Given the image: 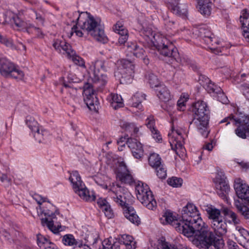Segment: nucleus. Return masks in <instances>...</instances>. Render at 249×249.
<instances>
[{
	"mask_svg": "<svg viewBox=\"0 0 249 249\" xmlns=\"http://www.w3.org/2000/svg\"><path fill=\"white\" fill-rule=\"evenodd\" d=\"M205 41L206 42L207 44H211L212 46L213 45V43H216V42L214 41L213 42V37L211 36H205Z\"/></svg>",
	"mask_w": 249,
	"mask_h": 249,
	"instance_id": "64",
	"label": "nucleus"
},
{
	"mask_svg": "<svg viewBox=\"0 0 249 249\" xmlns=\"http://www.w3.org/2000/svg\"><path fill=\"white\" fill-rule=\"evenodd\" d=\"M26 124L33 133H34L36 130H38L39 127L38 123L34 118L30 117L28 119H27Z\"/></svg>",
	"mask_w": 249,
	"mask_h": 249,
	"instance_id": "45",
	"label": "nucleus"
},
{
	"mask_svg": "<svg viewBox=\"0 0 249 249\" xmlns=\"http://www.w3.org/2000/svg\"><path fill=\"white\" fill-rule=\"evenodd\" d=\"M84 101L90 110L97 111L99 107V101L96 97L95 90L90 88L89 83L83 86Z\"/></svg>",
	"mask_w": 249,
	"mask_h": 249,
	"instance_id": "14",
	"label": "nucleus"
},
{
	"mask_svg": "<svg viewBox=\"0 0 249 249\" xmlns=\"http://www.w3.org/2000/svg\"><path fill=\"white\" fill-rule=\"evenodd\" d=\"M140 35L151 47L156 49L162 55H170V52L166 50H173L174 45L166 37L158 33H153L150 28H143L140 31Z\"/></svg>",
	"mask_w": 249,
	"mask_h": 249,
	"instance_id": "4",
	"label": "nucleus"
},
{
	"mask_svg": "<svg viewBox=\"0 0 249 249\" xmlns=\"http://www.w3.org/2000/svg\"><path fill=\"white\" fill-rule=\"evenodd\" d=\"M86 14L88 15V18L85 21L80 19L81 16L79 15L77 19V23L71 28L69 37H71L74 33L78 36L82 37L84 35V32H86L87 34L92 36L97 41L103 43H106L107 38L106 36L103 27L101 24V19L99 18H94L87 12Z\"/></svg>",
	"mask_w": 249,
	"mask_h": 249,
	"instance_id": "1",
	"label": "nucleus"
},
{
	"mask_svg": "<svg viewBox=\"0 0 249 249\" xmlns=\"http://www.w3.org/2000/svg\"><path fill=\"white\" fill-rule=\"evenodd\" d=\"M234 188L237 196L247 201L249 205V186L238 179L235 181Z\"/></svg>",
	"mask_w": 249,
	"mask_h": 249,
	"instance_id": "19",
	"label": "nucleus"
},
{
	"mask_svg": "<svg viewBox=\"0 0 249 249\" xmlns=\"http://www.w3.org/2000/svg\"><path fill=\"white\" fill-rule=\"evenodd\" d=\"M216 94H217V98L220 102L225 104L229 103L227 97L225 95L222 90L220 92L216 93Z\"/></svg>",
	"mask_w": 249,
	"mask_h": 249,
	"instance_id": "53",
	"label": "nucleus"
},
{
	"mask_svg": "<svg viewBox=\"0 0 249 249\" xmlns=\"http://www.w3.org/2000/svg\"><path fill=\"white\" fill-rule=\"evenodd\" d=\"M72 249H91L89 246L85 244H83L81 241L77 246L72 248Z\"/></svg>",
	"mask_w": 249,
	"mask_h": 249,
	"instance_id": "58",
	"label": "nucleus"
},
{
	"mask_svg": "<svg viewBox=\"0 0 249 249\" xmlns=\"http://www.w3.org/2000/svg\"><path fill=\"white\" fill-rule=\"evenodd\" d=\"M156 170L157 176L161 179H164L166 177V169L163 164L154 168Z\"/></svg>",
	"mask_w": 249,
	"mask_h": 249,
	"instance_id": "44",
	"label": "nucleus"
},
{
	"mask_svg": "<svg viewBox=\"0 0 249 249\" xmlns=\"http://www.w3.org/2000/svg\"><path fill=\"white\" fill-rule=\"evenodd\" d=\"M110 106L115 109L124 106L123 99L121 95L115 93H111L107 97Z\"/></svg>",
	"mask_w": 249,
	"mask_h": 249,
	"instance_id": "28",
	"label": "nucleus"
},
{
	"mask_svg": "<svg viewBox=\"0 0 249 249\" xmlns=\"http://www.w3.org/2000/svg\"><path fill=\"white\" fill-rule=\"evenodd\" d=\"M12 181V179L10 177H8L6 174L0 172V182L5 186H9Z\"/></svg>",
	"mask_w": 249,
	"mask_h": 249,
	"instance_id": "50",
	"label": "nucleus"
},
{
	"mask_svg": "<svg viewBox=\"0 0 249 249\" xmlns=\"http://www.w3.org/2000/svg\"><path fill=\"white\" fill-rule=\"evenodd\" d=\"M108 64L107 62L100 60L91 63L89 69L93 71L92 75L90 76L92 84H89L91 88L100 90L106 85L107 82V77L103 72L108 70Z\"/></svg>",
	"mask_w": 249,
	"mask_h": 249,
	"instance_id": "6",
	"label": "nucleus"
},
{
	"mask_svg": "<svg viewBox=\"0 0 249 249\" xmlns=\"http://www.w3.org/2000/svg\"><path fill=\"white\" fill-rule=\"evenodd\" d=\"M67 56L71 59L76 65L82 66L84 65V60L79 56L76 54L75 52L71 48L67 52Z\"/></svg>",
	"mask_w": 249,
	"mask_h": 249,
	"instance_id": "39",
	"label": "nucleus"
},
{
	"mask_svg": "<svg viewBox=\"0 0 249 249\" xmlns=\"http://www.w3.org/2000/svg\"><path fill=\"white\" fill-rule=\"evenodd\" d=\"M34 137L36 140L39 142H43L48 136V132L44 130H40L35 131L34 134Z\"/></svg>",
	"mask_w": 249,
	"mask_h": 249,
	"instance_id": "43",
	"label": "nucleus"
},
{
	"mask_svg": "<svg viewBox=\"0 0 249 249\" xmlns=\"http://www.w3.org/2000/svg\"><path fill=\"white\" fill-rule=\"evenodd\" d=\"M120 165L124 169V171L119 172L117 175V177L122 182L131 184L133 181V178L126 169V165L124 162L121 163Z\"/></svg>",
	"mask_w": 249,
	"mask_h": 249,
	"instance_id": "31",
	"label": "nucleus"
},
{
	"mask_svg": "<svg viewBox=\"0 0 249 249\" xmlns=\"http://www.w3.org/2000/svg\"><path fill=\"white\" fill-rule=\"evenodd\" d=\"M132 48L133 50V54L136 57L141 58L143 59V62L147 65L149 63V59L146 58V56L144 55L145 51L143 48L140 47L136 44H133Z\"/></svg>",
	"mask_w": 249,
	"mask_h": 249,
	"instance_id": "36",
	"label": "nucleus"
},
{
	"mask_svg": "<svg viewBox=\"0 0 249 249\" xmlns=\"http://www.w3.org/2000/svg\"><path fill=\"white\" fill-rule=\"evenodd\" d=\"M121 65L122 67V71H121L122 74V78L124 81L126 80V82H130L134 76V65L127 59L122 60Z\"/></svg>",
	"mask_w": 249,
	"mask_h": 249,
	"instance_id": "18",
	"label": "nucleus"
},
{
	"mask_svg": "<svg viewBox=\"0 0 249 249\" xmlns=\"http://www.w3.org/2000/svg\"><path fill=\"white\" fill-rule=\"evenodd\" d=\"M106 159H107V164H110L114 160V155L112 153H108L106 155Z\"/></svg>",
	"mask_w": 249,
	"mask_h": 249,
	"instance_id": "63",
	"label": "nucleus"
},
{
	"mask_svg": "<svg viewBox=\"0 0 249 249\" xmlns=\"http://www.w3.org/2000/svg\"><path fill=\"white\" fill-rule=\"evenodd\" d=\"M212 3L210 0H197V8L201 14L205 16L210 15Z\"/></svg>",
	"mask_w": 249,
	"mask_h": 249,
	"instance_id": "27",
	"label": "nucleus"
},
{
	"mask_svg": "<svg viewBox=\"0 0 249 249\" xmlns=\"http://www.w3.org/2000/svg\"><path fill=\"white\" fill-rule=\"evenodd\" d=\"M171 10L175 14L182 17V18H187L188 14V7L185 3H179V0H174L172 2Z\"/></svg>",
	"mask_w": 249,
	"mask_h": 249,
	"instance_id": "22",
	"label": "nucleus"
},
{
	"mask_svg": "<svg viewBox=\"0 0 249 249\" xmlns=\"http://www.w3.org/2000/svg\"><path fill=\"white\" fill-rule=\"evenodd\" d=\"M169 141L172 150L180 156L185 150L183 145V137L180 130L176 129L172 126L171 131L168 134Z\"/></svg>",
	"mask_w": 249,
	"mask_h": 249,
	"instance_id": "13",
	"label": "nucleus"
},
{
	"mask_svg": "<svg viewBox=\"0 0 249 249\" xmlns=\"http://www.w3.org/2000/svg\"><path fill=\"white\" fill-rule=\"evenodd\" d=\"M114 31L119 35L118 43L124 44L128 39V31L121 22H117L113 28Z\"/></svg>",
	"mask_w": 249,
	"mask_h": 249,
	"instance_id": "25",
	"label": "nucleus"
},
{
	"mask_svg": "<svg viewBox=\"0 0 249 249\" xmlns=\"http://www.w3.org/2000/svg\"><path fill=\"white\" fill-rule=\"evenodd\" d=\"M208 80L209 82L208 83L206 89L209 93H216L221 91V89L220 87L214 85V84L212 83L210 80Z\"/></svg>",
	"mask_w": 249,
	"mask_h": 249,
	"instance_id": "46",
	"label": "nucleus"
},
{
	"mask_svg": "<svg viewBox=\"0 0 249 249\" xmlns=\"http://www.w3.org/2000/svg\"><path fill=\"white\" fill-rule=\"evenodd\" d=\"M249 13L247 9H244L241 11L240 17V22L241 23L243 29V35L245 38L249 41Z\"/></svg>",
	"mask_w": 249,
	"mask_h": 249,
	"instance_id": "23",
	"label": "nucleus"
},
{
	"mask_svg": "<svg viewBox=\"0 0 249 249\" xmlns=\"http://www.w3.org/2000/svg\"><path fill=\"white\" fill-rule=\"evenodd\" d=\"M181 222H183V224L188 226V228L184 227L185 230L189 232L190 231V234L187 236H190L193 233L191 230L193 229L192 228H194L196 226H201V225L203 224V221L200 217L197 208L192 203H188L183 207L181 211ZM183 226L185 227L184 225Z\"/></svg>",
	"mask_w": 249,
	"mask_h": 249,
	"instance_id": "7",
	"label": "nucleus"
},
{
	"mask_svg": "<svg viewBox=\"0 0 249 249\" xmlns=\"http://www.w3.org/2000/svg\"><path fill=\"white\" fill-rule=\"evenodd\" d=\"M211 227L216 235L219 237L225 235L227 231V225L223 218L211 224Z\"/></svg>",
	"mask_w": 249,
	"mask_h": 249,
	"instance_id": "26",
	"label": "nucleus"
},
{
	"mask_svg": "<svg viewBox=\"0 0 249 249\" xmlns=\"http://www.w3.org/2000/svg\"><path fill=\"white\" fill-rule=\"evenodd\" d=\"M236 235L240 242V244L245 249H249V232L241 227H236Z\"/></svg>",
	"mask_w": 249,
	"mask_h": 249,
	"instance_id": "24",
	"label": "nucleus"
},
{
	"mask_svg": "<svg viewBox=\"0 0 249 249\" xmlns=\"http://www.w3.org/2000/svg\"><path fill=\"white\" fill-rule=\"evenodd\" d=\"M145 124L147 127L150 129L151 131L155 129L154 127L155 120L153 116H150L149 117L147 118L146 120Z\"/></svg>",
	"mask_w": 249,
	"mask_h": 249,
	"instance_id": "52",
	"label": "nucleus"
},
{
	"mask_svg": "<svg viewBox=\"0 0 249 249\" xmlns=\"http://www.w3.org/2000/svg\"><path fill=\"white\" fill-rule=\"evenodd\" d=\"M121 244L125 246L126 249H135L136 248V242L134 240L133 237L128 234H123L119 239Z\"/></svg>",
	"mask_w": 249,
	"mask_h": 249,
	"instance_id": "32",
	"label": "nucleus"
},
{
	"mask_svg": "<svg viewBox=\"0 0 249 249\" xmlns=\"http://www.w3.org/2000/svg\"><path fill=\"white\" fill-rule=\"evenodd\" d=\"M0 42L4 44L7 47H12L13 46V42L11 40L8 39L0 35Z\"/></svg>",
	"mask_w": 249,
	"mask_h": 249,
	"instance_id": "56",
	"label": "nucleus"
},
{
	"mask_svg": "<svg viewBox=\"0 0 249 249\" xmlns=\"http://www.w3.org/2000/svg\"><path fill=\"white\" fill-rule=\"evenodd\" d=\"M145 99V96L141 92H136L129 101V104L132 107L142 109V108L141 103Z\"/></svg>",
	"mask_w": 249,
	"mask_h": 249,
	"instance_id": "29",
	"label": "nucleus"
},
{
	"mask_svg": "<svg viewBox=\"0 0 249 249\" xmlns=\"http://www.w3.org/2000/svg\"><path fill=\"white\" fill-rule=\"evenodd\" d=\"M120 125L123 129L131 133V134L132 133L133 129L135 125L133 123H128L124 121H121Z\"/></svg>",
	"mask_w": 249,
	"mask_h": 249,
	"instance_id": "49",
	"label": "nucleus"
},
{
	"mask_svg": "<svg viewBox=\"0 0 249 249\" xmlns=\"http://www.w3.org/2000/svg\"><path fill=\"white\" fill-rule=\"evenodd\" d=\"M13 20L16 27L18 28L19 30H25L28 33L35 34L38 37L42 36L43 35L40 29L35 27L32 23L22 20L17 16L14 17Z\"/></svg>",
	"mask_w": 249,
	"mask_h": 249,
	"instance_id": "17",
	"label": "nucleus"
},
{
	"mask_svg": "<svg viewBox=\"0 0 249 249\" xmlns=\"http://www.w3.org/2000/svg\"><path fill=\"white\" fill-rule=\"evenodd\" d=\"M136 191L137 198L142 204L150 210L156 207V201L147 184L139 182L136 186Z\"/></svg>",
	"mask_w": 249,
	"mask_h": 249,
	"instance_id": "9",
	"label": "nucleus"
},
{
	"mask_svg": "<svg viewBox=\"0 0 249 249\" xmlns=\"http://www.w3.org/2000/svg\"><path fill=\"white\" fill-rule=\"evenodd\" d=\"M97 203L99 207L102 209L104 207V205L105 206V205H107L108 203L105 199L100 198L98 199Z\"/></svg>",
	"mask_w": 249,
	"mask_h": 249,
	"instance_id": "59",
	"label": "nucleus"
},
{
	"mask_svg": "<svg viewBox=\"0 0 249 249\" xmlns=\"http://www.w3.org/2000/svg\"><path fill=\"white\" fill-rule=\"evenodd\" d=\"M193 229L192 233L188 237H193L192 243L198 248L205 249H220L224 245L223 240L216 237L209 227L203 222L201 226H196Z\"/></svg>",
	"mask_w": 249,
	"mask_h": 249,
	"instance_id": "2",
	"label": "nucleus"
},
{
	"mask_svg": "<svg viewBox=\"0 0 249 249\" xmlns=\"http://www.w3.org/2000/svg\"><path fill=\"white\" fill-rule=\"evenodd\" d=\"M214 182L219 196L228 201L227 195L230 192V188L226 181V178L224 174L222 172L218 173L214 179Z\"/></svg>",
	"mask_w": 249,
	"mask_h": 249,
	"instance_id": "15",
	"label": "nucleus"
},
{
	"mask_svg": "<svg viewBox=\"0 0 249 249\" xmlns=\"http://www.w3.org/2000/svg\"><path fill=\"white\" fill-rule=\"evenodd\" d=\"M206 211L208 214V217L211 220V224L223 218L219 210L215 208L208 207L206 209Z\"/></svg>",
	"mask_w": 249,
	"mask_h": 249,
	"instance_id": "33",
	"label": "nucleus"
},
{
	"mask_svg": "<svg viewBox=\"0 0 249 249\" xmlns=\"http://www.w3.org/2000/svg\"><path fill=\"white\" fill-rule=\"evenodd\" d=\"M62 242L65 246H72V248L80 242L77 241L72 234H66L63 236Z\"/></svg>",
	"mask_w": 249,
	"mask_h": 249,
	"instance_id": "41",
	"label": "nucleus"
},
{
	"mask_svg": "<svg viewBox=\"0 0 249 249\" xmlns=\"http://www.w3.org/2000/svg\"><path fill=\"white\" fill-rule=\"evenodd\" d=\"M0 73L4 77H11L18 80H23L24 76L22 71L5 58H0Z\"/></svg>",
	"mask_w": 249,
	"mask_h": 249,
	"instance_id": "12",
	"label": "nucleus"
},
{
	"mask_svg": "<svg viewBox=\"0 0 249 249\" xmlns=\"http://www.w3.org/2000/svg\"><path fill=\"white\" fill-rule=\"evenodd\" d=\"M101 210L108 218H110L112 217L113 213L109 203L105 205V206L104 205V207Z\"/></svg>",
	"mask_w": 249,
	"mask_h": 249,
	"instance_id": "51",
	"label": "nucleus"
},
{
	"mask_svg": "<svg viewBox=\"0 0 249 249\" xmlns=\"http://www.w3.org/2000/svg\"><path fill=\"white\" fill-rule=\"evenodd\" d=\"M115 240H117V239L112 237L105 239L102 243V247L99 249H117L119 245L116 243Z\"/></svg>",
	"mask_w": 249,
	"mask_h": 249,
	"instance_id": "38",
	"label": "nucleus"
},
{
	"mask_svg": "<svg viewBox=\"0 0 249 249\" xmlns=\"http://www.w3.org/2000/svg\"><path fill=\"white\" fill-rule=\"evenodd\" d=\"M193 119L190 122V126L194 124L201 134L207 137L209 131L208 125L209 119V110L207 104L203 101H198L193 106Z\"/></svg>",
	"mask_w": 249,
	"mask_h": 249,
	"instance_id": "5",
	"label": "nucleus"
},
{
	"mask_svg": "<svg viewBox=\"0 0 249 249\" xmlns=\"http://www.w3.org/2000/svg\"><path fill=\"white\" fill-rule=\"evenodd\" d=\"M37 243L40 249H57L54 244L41 235H37Z\"/></svg>",
	"mask_w": 249,
	"mask_h": 249,
	"instance_id": "30",
	"label": "nucleus"
},
{
	"mask_svg": "<svg viewBox=\"0 0 249 249\" xmlns=\"http://www.w3.org/2000/svg\"><path fill=\"white\" fill-rule=\"evenodd\" d=\"M53 46L57 52L61 53V50H63L64 52L63 53H65L66 54L71 48L70 44L67 43L64 40L60 39L54 40Z\"/></svg>",
	"mask_w": 249,
	"mask_h": 249,
	"instance_id": "34",
	"label": "nucleus"
},
{
	"mask_svg": "<svg viewBox=\"0 0 249 249\" xmlns=\"http://www.w3.org/2000/svg\"><path fill=\"white\" fill-rule=\"evenodd\" d=\"M69 180L72 185L74 192L82 199L86 201H92L95 200V196L93 193H90L85 184L82 181L77 171H73L71 174Z\"/></svg>",
	"mask_w": 249,
	"mask_h": 249,
	"instance_id": "8",
	"label": "nucleus"
},
{
	"mask_svg": "<svg viewBox=\"0 0 249 249\" xmlns=\"http://www.w3.org/2000/svg\"><path fill=\"white\" fill-rule=\"evenodd\" d=\"M126 144L136 159H140L143 156V150L142 144L136 139H127Z\"/></svg>",
	"mask_w": 249,
	"mask_h": 249,
	"instance_id": "21",
	"label": "nucleus"
},
{
	"mask_svg": "<svg viewBox=\"0 0 249 249\" xmlns=\"http://www.w3.org/2000/svg\"><path fill=\"white\" fill-rule=\"evenodd\" d=\"M129 195V193L125 188L118 185L116 187L113 186L109 191L110 197L123 208L125 217L131 223L138 225L141 222L140 218L136 213L133 208L128 206L127 203L126 197Z\"/></svg>",
	"mask_w": 249,
	"mask_h": 249,
	"instance_id": "3",
	"label": "nucleus"
},
{
	"mask_svg": "<svg viewBox=\"0 0 249 249\" xmlns=\"http://www.w3.org/2000/svg\"><path fill=\"white\" fill-rule=\"evenodd\" d=\"M160 221L163 224H169L172 225L176 229L177 231L180 233H182L184 235H188L190 234V231L189 232L185 230V227L188 228V226H186V224H183V222H181V221H178V219L175 218V217L173 215V213L166 212L163 217L160 218Z\"/></svg>",
	"mask_w": 249,
	"mask_h": 249,
	"instance_id": "16",
	"label": "nucleus"
},
{
	"mask_svg": "<svg viewBox=\"0 0 249 249\" xmlns=\"http://www.w3.org/2000/svg\"><path fill=\"white\" fill-rule=\"evenodd\" d=\"M167 52H170L171 54L170 55H164L167 57H172L178 63H180L182 65H190L192 68L195 70L197 67L194 63V62L185 55H180L177 52V49L174 46L173 50H169V49L166 50Z\"/></svg>",
	"mask_w": 249,
	"mask_h": 249,
	"instance_id": "20",
	"label": "nucleus"
},
{
	"mask_svg": "<svg viewBox=\"0 0 249 249\" xmlns=\"http://www.w3.org/2000/svg\"><path fill=\"white\" fill-rule=\"evenodd\" d=\"M226 123V125L231 123L233 125H237L235 129V134L242 138H249V118L246 117L244 119L238 118L232 114L224 118L220 123Z\"/></svg>",
	"mask_w": 249,
	"mask_h": 249,
	"instance_id": "10",
	"label": "nucleus"
},
{
	"mask_svg": "<svg viewBox=\"0 0 249 249\" xmlns=\"http://www.w3.org/2000/svg\"><path fill=\"white\" fill-rule=\"evenodd\" d=\"M241 90L244 95L249 100V85L247 84H243L241 86Z\"/></svg>",
	"mask_w": 249,
	"mask_h": 249,
	"instance_id": "54",
	"label": "nucleus"
},
{
	"mask_svg": "<svg viewBox=\"0 0 249 249\" xmlns=\"http://www.w3.org/2000/svg\"><path fill=\"white\" fill-rule=\"evenodd\" d=\"M156 92L159 99L163 102H167L171 99L170 91L164 85H160L156 89Z\"/></svg>",
	"mask_w": 249,
	"mask_h": 249,
	"instance_id": "35",
	"label": "nucleus"
},
{
	"mask_svg": "<svg viewBox=\"0 0 249 249\" xmlns=\"http://www.w3.org/2000/svg\"><path fill=\"white\" fill-rule=\"evenodd\" d=\"M64 86L67 89V91L70 94V96L71 100L75 103H77L79 101L77 96V89L73 87L71 83L66 84L64 83Z\"/></svg>",
	"mask_w": 249,
	"mask_h": 249,
	"instance_id": "40",
	"label": "nucleus"
},
{
	"mask_svg": "<svg viewBox=\"0 0 249 249\" xmlns=\"http://www.w3.org/2000/svg\"><path fill=\"white\" fill-rule=\"evenodd\" d=\"M167 182L170 186L174 187H178L181 186L182 179L181 178L172 177L167 180Z\"/></svg>",
	"mask_w": 249,
	"mask_h": 249,
	"instance_id": "48",
	"label": "nucleus"
},
{
	"mask_svg": "<svg viewBox=\"0 0 249 249\" xmlns=\"http://www.w3.org/2000/svg\"><path fill=\"white\" fill-rule=\"evenodd\" d=\"M34 199L39 204V209L41 211V213L44 214L45 216H47L49 217H45L41 219V224L43 226H46L48 229L54 233H57L59 232V229L61 228V226L60 225H57V226L54 225V220L55 218V215L53 212H50L49 210L45 211L42 210L40 205L44 202L47 201V198L43 197L41 196L38 194H35L33 196ZM48 202H49L48 201Z\"/></svg>",
	"mask_w": 249,
	"mask_h": 249,
	"instance_id": "11",
	"label": "nucleus"
},
{
	"mask_svg": "<svg viewBox=\"0 0 249 249\" xmlns=\"http://www.w3.org/2000/svg\"><path fill=\"white\" fill-rule=\"evenodd\" d=\"M234 204L239 212L241 211V209L242 210L243 207L245 206V205H243L242 204H241L239 200L238 199L234 200Z\"/></svg>",
	"mask_w": 249,
	"mask_h": 249,
	"instance_id": "60",
	"label": "nucleus"
},
{
	"mask_svg": "<svg viewBox=\"0 0 249 249\" xmlns=\"http://www.w3.org/2000/svg\"><path fill=\"white\" fill-rule=\"evenodd\" d=\"M151 133L153 138L157 142H160L161 141V136L160 134V132L158 130L155 128V129L151 131Z\"/></svg>",
	"mask_w": 249,
	"mask_h": 249,
	"instance_id": "55",
	"label": "nucleus"
},
{
	"mask_svg": "<svg viewBox=\"0 0 249 249\" xmlns=\"http://www.w3.org/2000/svg\"><path fill=\"white\" fill-rule=\"evenodd\" d=\"M148 162L149 165L154 168L162 164L160 157L156 153L150 154L148 158Z\"/></svg>",
	"mask_w": 249,
	"mask_h": 249,
	"instance_id": "42",
	"label": "nucleus"
},
{
	"mask_svg": "<svg viewBox=\"0 0 249 249\" xmlns=\"http://www.w3.org/2000/svg\"><path fill=\"white\" fill-rule=\"evenodd\" d=\"M184 99H180L178 102V106L180 107V109L182 107H184V102H186L187 99H188V97H183Z\"/></svg>",
	"mask_w": 249,
	"mask_h": 249,
	"instance_id": "62",
	"label": "nucleus"
},
{
	"mask_svg": "<svg viewBox=\"0 0 249 249\" xmlns=\"http://www.w3.org/2000/svg\"><path fill=\"white\" fill-rule=\"evenodd\" d=\"M224 214L228 218H230L229 222L235 225H238L240 223V219L238 215L233 212L228 208H224L223 210Z\"/></svg>",
	"mask_w": 249,
	"mask_h": 249,
	"instance_id": "37",
	"label": "nucleus"
},
{
	"mask_svg": "<svg viewBox=\"0 0 249 249\" xmlns=\"http://www.w3.org/2000/svg\"><path fill=\"white\" fill-rule=\"evenodd\" d=\"M148 79L149 83L152 88H157L158 89L159 87V81L157 78V76L154 74H149Z\"/></svg>",
	"mask_w": 249,
	"mask_h": 249,
	"instance_id": "47",
	"label": "nucleus"
},
{
	"mask_svg": "<svg viewBox=\"0 0 249 249\" xmlns=\"http://www.w3.org/2000/svg\"><path fill=\"white\" fill-rule=\"evenodd\" d=\"M32 10L36 15V19L38 21H40L41 23L43 24L44 23V18L42 17L41 15L37 13L35 10H34V9H32Z\"/></svg>",
	"mask_w": 249,
	"mask_h": 249,
	"instance_id": "61",
	"label": "nucleus"
},
{
	"mask_svg": "<svg viewBox=\"0 0 249 249\" xmlns=\"http://www.w3.org/2000/svg\"><path fill=\"white\" fill-rule=\"evenodd\" d=\"M247 219H249V208L245 206L239 212Z\"/></svg>",
	"mask_w": 249,
	"mask_h": 249,
	"instance_id": "57",
	"label": "nucleus"
}]
</instances>
